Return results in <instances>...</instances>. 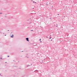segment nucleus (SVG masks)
Returning <instances> with one entry per match:
<instances>
[{
    "label": "nucleus",
    "instance_id": "nucleus-1",
    "mask_svg": "<svg viewBox=\"0 0 77 77\" xmlns=\"http://www.w3.org/2000/svg\"><path fill=\"white\" fill-rule=\"evenodd\" d=\"M26 41H27L29 42V38H26Z\"/></svg>",
    "mask_w": 77,
    "mask_h": 77
},
{
    "label": "nucleus",
    "instance_id": "nucleus-2",
    "mask_svg": "<svg viewBox=\"0 0 77 77\" xmlns=\"http://www.w3.org/2000/svg\"><path fill=\"white\" fill-rule=\"evenodd\" d=\"M11 38H13L14 37V35H12L11 36Z\"/></svg>",
    "mask_w": 77,
    "mask_h": 77
},
{
    "label": "nucleus",
    "instance_id": "nucleus-3",
    "mask_svg": "<svg viewBox=\"0 0 77 77\" xmlns=\"http://www.w3.org/2000/svg\"><path fill=\"white\" fill-rule=\"evenodd\" d=\"M31 31H33V30H31Z\"/></svg>",
    "mask_w": 77,
    "mask_h": 77
},
{
    "label": "nucleus",
    "instance_id": "nucleus-4",
    "mask_svg": "<svg viewBox=\"0 0 77 77\" xmlns=\"http://www.w3.org/2000/svg\"><path fill=\"white\" fill-rule=\"evenodd\" d=\"M40 41H41V39H40L39 40Z\"/></svg>",
    "mask_w": 77,
    "mask_h": 77
},
{
    "label": "nucleus",
    "instance_id": "nucleus-5",
    "mask_svg": "<svg viewBox=\"0 0 77 77\" xmlns=\"http://www.w3.org/2000/svg\"><path fill=\"white\" fill-rule=\"evenodd\" d=\"M9 57V56H8V57Z\"/></svg>",
    "mask_w": 77,
    "mask_h": 77
},
{
    "label": "nucleus",
    "instance_id": "nucleus-6",
    "mask_svg": "<svg viewBox=\"0 0 77 77\" xmlns=\"http://www.w3.org/2000/svg\"><path fill=\"white\" fill-rule=\"evenodd\" d=\"M0 14H2V13H0Z\"/></svg>",
    "mask_w": 77,
    "mask_h": 77
},
{
    "label": "nucleus",
    "instance_id": "nucleus-7",
    "mask_svg": "<svg viewBox=\"0 0 77 77\" xmlns=\"http://www.w3.org/2000/svg\"><path fill=\"white\" fill-rule=\"evenodd\" d=\"M42 42V41H41V42Z\"/></svg>",
    "mask_w": 77,
    "mask_h": 77
},
{
    "label": "nucleus",
    "instance_id": "nucleus-8",
    "mask_svg": "<svg viewBox=\"0 0 77 77\" xmlns=\"http://www.w3.org/2000/svg\"><path fill=\"white\" fill-rule=\"evenodd\" d=\"M58 15H59V14H58Z\"/></svg>",
    "mask_w": 77,
    "mask_h": 77
},
{
    "label": "nucleus",
    "instance_id": "nucleus-9",
    "mask_svg": "<svg viewBox=\"0 0 77 77\" xmlns=\"http://www.w3.org/2000/svg\"><path fill=\"white\" fill-rule=\"evenodd\" d=\"M51 38H50V39Z\"/></svg>",
    "mask_w": 77,
    "mask_h": 77
},
{
    "label": "nucleus",
    "instance_id": "nucleus-10",
    "mask_svg": "<svg viewBox=\"0 0 77 77\" xmlns=\"http://www.w3.org/2000/svg\"><path fill=\"white\" fill-rule=\"evenodd\" d=\"M47 38H48V37H47Z\"/></svg>",
    "mask_w": 77,
    "mask_h": 77
}]
</instances>
